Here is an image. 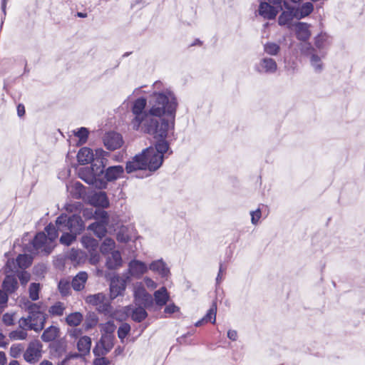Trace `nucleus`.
I'll use <instances>...</instances> for the list:
<instances>
[{"instance_id":"obj_42","label":"nucleus","mask_w":365,"mask_h":365,"mask_svg":"<svg viewBox=\"0 0 365 365\" xmlns=\"http://www.w3.org/2000/svg\"><path fill=\"white\" fill-rule=\"evenodd\" d=\"M314 9L313 4L309 2L304 4L299 9L300 18L305 17L310 14Z\"/></svg>"},{"instance_id":"obj_38","label":"nucleus","mask_w":365,"mask_h":365,"mask_svg":"<svg viewBox=\"0 0 365 365\" xmlns=\"http://www.w3.org/2000/svg\"><path fill=\"white\" fill-rule=\"evenodd\" d=\"M101 331L103 334L102 336H110L112 338L111 334H113L115 329V326L112 321H108L101 325Z\"/></svg>"},{"instance_id":"obj_34","label":"nucleus","mask_w":365,"mask_h":365,"mask_svg":"<svg viewBox=\"0 0 365 365\" xmlns=\"http://www.w3.org/2000/svg\"><path fill=\"white\" fill-rule=\"evenodd\" d=\"M115 247V241L111 238H106L101 245L100 250L103 255H107Z\"/></svg>"},{"instance_id":"obj_24","label":"nucleus","mask_w":365,"mask_h":365,"mask_svg":"<svg viewBox=\"0 0 365 365\" xmlns=\"http://www.w3.org/2000/svg\"><path fill=\"white\" fill-rule=\"evenodd\" d=\"M91 204L96 207H107L109 205V200L104 192L95 193L91 197Z\"/></svg>"},{"instance_id":"obj_39","label":"nucleus","mask_w":365,"mask_h":365,"mask_svg":"<svg viewBox=\"0 0 365 365\" xmlns=\"http://www.w3.org/2000/svg\"><path fill=\"white\" fill-rule=\"evenodd\" d=\"M16 262L20 268H26L32 262V257L29 255H19Z\"/></svg>"},{"instance_id":"obj_9","label":"nucleus","mask_w":365,"mask_h":365,"mask_svg":"<svg viewBox=\"0 0 365 365\" xmlns=\"http://www.w3.org/2000/svg\"><path fill=\"white\" fill-rule=\"evenodd\" d=\"M127 281L125 279L118 276L113 277L110 284V297L113 299L124 294L126 288Z\"/></svg>"},{"instance_id":"obj_15","label":"nucleus","mask_w":365,"mask_h":365,"mask_svg":"<svg viewBox=\"0 0 365 365\" xmlns=\"http://www.w3.org/2000/svg\"><path fill=\"white\" fill-rule=\"evenodd\" d=\"M103 142L108 149L114 150L122 145L123 138L119 133L111 132L106 135Z\"/></svg>"},{"instance_id":"obj_11","label":"nucleus","mask_w":365,"mask_h":365,"mask_svg":"<svg viewBox=\"0 0 365 365\" xmlns=\"http://www.w3.org/2000/svg\"><path fill=\"white\" fill-rule=\"evenodd\" d=\"M302 52L305 55L310 56V62L316 72L322 71L323 65L321 61V57L318 56L314 52V48L310 43H304L302 44Z\"/></svg>"},{"instance_id":"obj_61","label":"nucleus","mask_w":365,"mask_h":365,"mask_svg":"<svg viewBox=\"0 0 365 365\" xmlns=\"http://www.w3.org/2000/svg\"><path fill=\"white\" fill-rule=\"evenodd\" d=\"M227 337L232 341H235L237 338V331L235 330H229L227 331Z\"/></svg>"},{"instance_id":"obj_48","label":"nucleus","mask_w":365,"mask_h":365,"mask_svg":"<svg viewBox=\"0 0 365 365\" xmlns=\"http://www.w3.org/2000/svg\"><path fill=\"white\" fill-rule=\"evenodd\" d=\"M130 326L128 324H127V323L122 324L118 330V337L121 340H123V339L125 338V336L128 335V334L130 332Z\"/></svg>"},{"instance_id":"obj_63","label":"nucleus","mask_w":365,"mask_h":365,"mask_svg":"<svg viewBox=\"0 0 365 365\" xmlns=\"http://www.w3.org/2000/svg\"><path fill=\"white\" fill-rule=\"evenodd\" d=\"M17 113L19 115V116L21 117L24 115L25 113V108H24V106L23 105H21L19 104L18 106H17Z\"/></svg>"},{"instance_id":"obj_10","label":"nucleus","mask_w":365,"mask_h":365,"mask_svg":"<svg viewBox=\"0 0 365 365\" xmlns=\"http://www.w3.org/2000/svg\"><path fill=\"white\" fill-rule=\"evenodd\" d=\"M148 270L147 264L138 259H132L128 263V273L130 277L135 279H140Z\"/></svg>"},{"instance_id":"obj_49","label":"nucleus","mask_w":365,"mask_h":365,"mask_svg":"<svg viewBox=\"0 0 365 365\" xmlns=\"http://www.w3.org/2000/svg\"><path fill=\"white\" fill-rule=\"evenodd\" d=\"M58 289L61 294L66 296L70 292V284L67 281L61 280L58 283Z\"/></svg>"},{"instance_id":"obj_50","label":"nucleus","mask_w":365,"mask_h":365,"mask_svg":"<svg viewBox=\"0 0 365 365\" xmlns=\"http://www.w3.org/2000/svg\"><path fill=\"white\" fill-rule=\"evenodd\" d=\"M75 135L79 138L81 143H84L87 140L88 131L85 128H81L77 132L75 133Z\"/></svg>"},{"instance_id":"obj_62","label":"nucleus","mask_w":365,"mask_h":365,"mask_svg":"<svg viewBox=\"0 0 365 365\" xmlns=\"http://www.w3.org/2000/svg\"><path fill=\"white\" fill-rule=\"evenodd\" d=\"M95 365H108V361L105 358H99L95 360Z\"/></svg>"},{"instance_id":"obj_13","label":"nucleus","mask_w":365,"mask_h":365,"mask_svg":"<svg viewBox=\"0 0 365 365\" xmlns=\"http://www.w3.org/2000/svg\"><path fill=\"white\" fill-rule=\"evenodd\" d=\"M52 242L44 232H38L33 240L34 248L38 250L44 251L47 254L51 252Z\"/></svg>"},{"instance_id":"obj_19","label":"nucleus","mask_w":365,"mask_h":365,"mask_svg":"<svg viewBox=\"0 0 365 365\" xmlns=\"http://www.w3.org/2000/svg\"><path fill=\"white\" fill-rule=\"evenodd\" d=\"M124 173V168L122 165L108 167L105 171L106 181H114L120 178Z\"/></svg>"},{"instance_id":"obj_54","label":"nucleus","mask_w":365,"mask_h":365,"mask_svg":"<svg viewBox=\"0 0 365 365\" xmlns=\"http://www.w3.org/2000/svg\"><path fill=\"white\" fill-rule=\"evenodd\" d=\"M90 253L89 262L92 264H96L100 260V255L97 252V250L95 252H88Z\"/></svg>"},{"instance_id":"obj_1","label":"nucleus","mask_w":365,"mask_h":365,"mask_svg":"<svg viewBox=\"0 0 365 365\" xmlns=\"http://www.w3.org/2000/svg\"><path fill=\"white\" fill-rule=\"evenodd\" d=\"M147 101L138 98L133 103L132 112L134 118L131 125L135 130L153 135L155 138L165 139L170 130L174 128V117L177 101L174 94L166 90L155 92L149 100L150 108L145 111Z\"/></svg>"},{"instance_id":"obj_22","label":"nucleus","mask_w":365,"mask_h":365,"mask_svg":"<svg viewBox=\"0 0 365 365\" xmlns=\"http://www.w3.org/2000/svg\"><path fill=\"white\" fill-rule=\"evenodd\" d=\"M122 257L119 251H113L106 260V267L109 269H115L122 264Z\"/></svg>"},{"instance_id":"obj_44","label":"nucleus","mask_w":365,"mask_h":365,"mask_svg":"<svg viewBox=\"0 0 365 365\" xmlns=\"http://www.w3.org/2000/svg\"><path fill=\"white\" fill-rule=\"evenodd\" d=\"M279 49V46L275 43H267L264 46V51L269 55H277Z\"/></svg>"},{"instance_id":"obj_43","label":"nucleus","mask_w":365,"mask_h":365,"mask_svg":"<svg viewBox=\"0 0 365 365\" xmlns=\"http://www.w3.org/2000/svg\"><path fill=\"white\" fill-rule=\"evenodd\" d=\"M65 307L61 302H57L50 307L49 313L52 315L61 316L63 314Z\"/></svg>"},{"instance_id":"obj_53","label":"nucleus","mask_w":365,"mask_h":365,"mask_svg":"<svg viewBox=\"0 0 365 365\" xmlns=\"http://www.w3.org/2000/svg\"><path fill=\"white\" fill-rule=\"evenodd\" d=\"M22 351L21 345H12L10 348V354L13 357H17Z\"/></svg>"},{"instance_id":"obj_40","label":"nucleus","mask_w":365,"mask_h":365,"mask_svg":"<svg viewBox=\"0 0 365 365\" xmlns=\"http://www.w3.org/2000/svg\"><path fill=\"white\" fill-rule=\"evenodd\" d=\"M45 231L47 233V237L50 242H53L58 237V232H59L56 226L53 224H49L45 228Z\"/></svg>"},{"instance_id":"obj_14","label":"nucleus","mask_w":365,"mask_h":365,"mask_svg":"<svg viewBox=\"0 0 365 365\" xmlns=\"http://www.w3.org/2000/svg\"><path fill=\"white\" fill-rule=\"evenodd\" d=\"M113 347L112 339L110 336H102L100 341L93 349L96 356H100L106 354Z\"/></svg>"},{"instance_id":"obj_41","label":"nucleus","mask_w":365,"mask_h":365,"mask_svg":"<svg viewBox=\"0 0 365 365\" xmlns=\"http://www.w3.org/2000/svg\"><path fill=\"white\" fill-rule=\"evenodd\" d=\"M76 235L72 232H63L60 238V242L61 244L68 246L76 240Z\"/></svg>"},{"instance_id":"obj_57","label":"nucleus","mask_w":365,"mask_h":365,"mask_svg":"<svg viewBox=\"0 0 365 365\" xmlns=\"http://www.w3.org/2000/svg\"><path fill=\"white\" fill-rule=\"evenodd\" d=\"M144 282L148 289H154L157 287V283L150 277H145Z\"/></svg>"},{"instance_id":"obj_47","label":"nucleus","mask_w":365,"mask_h":365,"mask_svg":"<svg viewBox=\"0 0 365 365\" xmlns=\"http://www.w3.org/2000/svg\"><path fill=\"white\" fill-rule=\"evenodd\" d=\"M292 19V14L289 11H283L279 16L278 22L281 26L286 25Z\"/></svg>"},{"instance_id":"obj_21","label":"nucleus","mask_w":365,"mask_h":365,"mask_svg":"<svg viewBox=\"0 0 365 365\" xmlns=\"http://www.w3.org/2000/svg\"><path fill=\"white\" fill-rule=\"evenodd\" d=\"M296 34L298 39L306 41L311 36L309 25L306 23L299 22L295 26Z\"/></svg>"},{"instance_id":"obj_52","label":"nucleus","mask_w":365,"mask_h":365,"mask_svg":"<svg viewBox=\"0 0 365 365\" xmlns=\"http://www.w3.org/2000/svg\"><path fill=\"white\" fill-rule=\"evenodd\" d=\"M250 215H251L252 223L253 225H256L259 222V219L261 217V211H260V210L257 209L255 211H252L250 212Z\"/></svg>"},{"instance_id":"obj_60","label":"nucleus","mask_w":365,"mask_h":365,"mask_svg":"<svg viewBox=\"0 0 365 365\" xmlns=\"http://www.w3.org/2000/svg\"><path fill=\"white\" fill-rule=\"evenodd\" d=\"M8 301V296L6 293L0 290V304H6Z\"/></svg>"},{"instance_id":"obj_28","label":"nucleus","mask_w":365,"mask_h":365,"mask_svg":"<svg viewBox=\"0 0 365 365\" xmlns=\"http://www.w3.org/2000/svg\"><path fill=\"white\" fill-rule=\"evenodd\" d=\"M59 334V329L55 326H51L44 330L41 335V339L45 342L55 340Z\"/></svg>"},{"instance_id":"obj_30","label":"nucleus","mask_w":365,"mask_h":365,"mask_svg":"<svg viewBox=\"0 0 365 365\" xmlns=\"http://www.w3.org/2000/svg\"><path fill=\"white\" fill-rule=\"evenodd\" d=\"M86 253L80 250L72 249L69 253L68 258L74 264L83 263L86 259Z\"/></svg>"},{"instance_id":"obj_31","label":"nucleus","mask_w":365,"mask_h":365,"mask_svg":"<svg viewBox=\"0 0 365 365\" xmlns=\"http://www.w3.org/2000/svg\"><path fill=\"white\" fill-rule=\"evenodd\" d=\"M81 243L88 252H95L98 247V242L91 236L84 235L81 238Z\"/></svg>"},{"instance_id":"obj_7","label":"nucleus","mask_w":365,"mask_h":365,"mask_svg":"<svg viewBox=\"0 0 365 365\" xmlns=\"http://www.w3.org/2000/svg\"><path fill=\"white\" fill-rule=\"evenodd\" d=\"M86 302L96 307L100 312L108 313L110 311V299L103 293L88 295L86 298Z\"/></svg>"},{"instance_id":"obj_12","label":"nucleus","mask_w":365,"mask_h":365,"mask_svg":"<svg viewBox=\"0 0 365 365\" xmlns=\"http://www.w3.org/2000/svg\"><path fill=\"white\" fill-rule=\"evenodd\" d=\"M274 1V0L269 1L270 3H273L274 6H271L269 4L266 2L260 4L259 12L262 16L267 19H273L275 18L279 9H281L282 2L277 4Z\"/></svg>"},{"instance_id":"obj_27","label":"nucleus","mask_w":365,"mask_h":365,"mask_svg":"<svg viewBox=\"0 0 365 365\" xmlns=\"http://www.w3.org/2000/svg\"><path fill=\"white\" fill-rule=\"evenodd\" d=\"M216 314H217V304L215 302H213L210 309L207 311L206 315L198 322H196L195 326L198 327L202 325L204 322H211L212 324L215 323L216 321Z\"/></svg>"},{"instance_id":"obj_26","label":"nucleus","mask_w":365,"mask_h":365,"mask_svg":"<svg viewBox=\"0 0 365 365\" xmlns=\"http://www.w3.org/2000/svg\"><path fill=\"white\" fill-rule=\"evenodd\" d=\"M91 339L89 336H84L79 339L77 342V348L80 354L84 356L90 352Z\"/></svg>"},{"instance_id":"obj_55","label":"nucleus","mask_w":365,"mask_h":365,"mask_svg":"<svg viewBox=\"0 0 365 365\" xmlns=\"http://www.w3.org/2000/svg\"><path fill=\"white\" fill-rule=\"evenodd\" d=\"M2 321L7 326L12 325L14 321V315L9 313L4 314L2 317Z\"/></svg>"},{"instance_id":"obj_8","label":"nucleus","mask_w":365,"mask_h":365,"mask_svg":"<svg viewBox=\"0 0 365 365\" xmlns=\"http://www.w3.org/2000/svg\"><path fill=\"white\" fill-rule=\"evenodd\" d=\"M42 344L38 340L31 341L26 350L24 358L29 363H35L41 357Z\"/></svg>"},{"instance_id":"obj_37","label":"nucleus","mask_w":365,"mask_h":365,"mask_svg":"<svg viewBox=\"0 0 365 365\" xmlns=\"http://www.w3.org/2000/svg\"><path fill=\"white\" fill-rule=\"evenodd\" d=\"M83 320V315L80 312L70 314L66 317V322L70 326L76 327L81 324Z\"/></svg>"},{"instance_id":"obj_2","label":"nucleus","mask_w":365,"mask_h":365,"mask_svg":"<svg viewBox=\"0 0 365 365\" xmlns=\"http://www.w3.org/2000/svg\"><path fill=\"white\" fill-rule=\"evenodd\" d=\"M169 150V145L165 139L159 140L155 147H149L136 155L126 164L125 170L130 173L137 170H157L163 164L164 154Z\"/></svg>"},{"instance_id":"obj_32","label":"nucleus","mask_w":365,"mask_h":365,"mask_svg":"<svg viewBox=\"0 0 365 365\" xmlns=\"http://www.w3.org/2000/svg\"><path fill=\"white\" fill-rule=\"evenodd\" d=\"M2 287L7 292H13L18 287V282L16 279L13 276H6L3 281Z\"/></svg>"},{"instance_id":"obj_20","label":"nucleus","mask_w":365,"mask_h":365,"mask_svg":"<svg viewBox=\"0 0 365 365\" xmlns=\"http://www.w3.org/2000/svg\"><path fill=\"white\" fill-rule=\"evenodd\" d=\"M117 240L120 242H127L135 237L133 227L122 226L117 232Z\"/></svg>"},{"instance_id":"obj_17","label":"nucleus","mask_w":365,"mask_h":365,"mask_svg":"<svg viewBox=\"0 0 365 365\" xmlns=\"http://www.w3.org/2000/svg\"><path fill=\"white\" fill-rule=\"evenodd\" d=\"M84 229V222L78 215H73L68 217V228L69 231L75 235L79 234Z\"/></svg>"},{"instance_id":"obj_45","label":"nucleus","mask_w":365,"mask_h":365,"mask_svg":"<svg viewBox=\"0 0 365 365\" xmlns=\"http://www.w3.org/2000/svg\"><path fill=\"white\" fill-rule=\"evenodd\" d=\"M328 36L326 34H321L315 38V45L319 48H323L327 44Z\"/></svg>"},{"instance_id":"obj_56","label":"nucleus","mask_w":365,"mask_h":365,"mask_svg":"<svg viewBox=\"0 0 365 365\" xmlns=\"http://www.w3.org/2000/svg\"><path fill=\"white\" fill-rule=\"evenodd\" d=\"M19 279L22 284H26L30 280V274L27 272H21L19 274Z\"/></svg>"},{"instance_id":"obj_35","label":"nucleus","mask_w":365,"mask_h":365,"mask_svg":"<svg viewBox=\"0 0 365 365\" xmlns=\"http://www.w3.org/2000/svg\"><path fill=\"white\" fill-rule=\"evenodd\" d=\"M56 227L59 232H66L69 231V230H66L68 228V217L66 215H61L57 217L56 220Z\"/></svg>"},{"instance_id":"obj_4","label":"nucleus","mask_w":365,"mask_h":365,"mask_svg":"<svg viewBox=\"0 0 365 365\" xmlns=\"http://www.w3.org/2000/svg\"><path fill=\"white\" fill-rule=\"evenodd\" d=\"M27 309L29 316L19 319V327H27L36 332L41 331L46 320V314L41 310V307L38 304L29 302Z\"/></svg>"},{"instance_id":"obj_25","label":"nucleus","mask_w":365,"mask_h":365,"mask_svg":"<svg viewBox=\"0 0 365 365\" xmlns=\"http://www.w3.org/2000/svg\"><path fill=\"white\" fill-rule=\"evenodd\" d=\"M88 279V274L86 272H79L72 280L71 286L76 291L82 290Z\"/></svg>"},{"instance_id":"obj_33","label":"nucleus","mask_w":365,"mask_h":365,"mask_svg":"<svg viewBox=\"0 0 365 365\" xmlns=\"http://www.w3.org/2000/svg\"><path fill=\"white\" fill-rule=\"evenodd\" d=\"M145 308L146 307H144L143 306H138V307L134 309L132 312V319L138 322H140L144 320L148 316Z\"/></svg>"},{"instance_id":"obj_46","label":"nucleus","mask_w":365,"mask_h":365,"mask_svg":"<svg viewBox=\"0 0 365 365\" xmlns=\"http://www.w3.org/2000/svg\"><path fill=\"white\" fill-rule=\"evenodd\" d=\"M40 289L39 284L32 283L29 287V297L36 301L38 299V292Z\"/></svg>"},{"instance_id":"obj_5","label":"nucleus","mask_w":365,"mask_h":365,"mask_svg":"<svg viewBox=\"0 0 365 365\" xmlns=\"http://www.w3.org/2000/svg\"><path fill=\"white\" fill-rule=\"evenodd\" d=\"M93 217L98 221L90 225L88 229L93 231L98 237L102 238L107 232L106 227L108 224V213L105 210H96Z\"/></svg>"},{"instance_id":"obj_23","label":"nucleus","mask_w":365,"mask_h":365,"mask_svg":"<svg viewBox=\"0 0 365 365\" xmlns=\"http://www.w3.org/2000/svg\"><path fill=\"white\" fill-rule=\"evenodd\" d=\"M78 161L81 164H87L94 160L93 150L88 148H82L77 154Z\"/></svg>"},{"instance_id":"obj_3","label":"nucleus","mask_w":365,"mask_h":365,"mask_svg":"<svg viewBox=\"0 0 365 365\" xmlns=\"http://www.w3.org/2000/svg\"><path fill=\"white\" fill-rule=\"evenodd\" d=\"M97 158H101V165H97L96 164L92 165L91 168L86 169L85 171H82L81 178L87 183L93 185L98 189H104L107 186V182L100 178L103 175V159L107 155V153L102 149H96V154Z\"/></svg>"},{"instance_id":"obj_64","label":"nucleus","mask_w":365,"mask_h":365,"mask_svg":"<svg viewBox=\"0 0 365 365\" xmlns=\"http://www.w3.org/2000/svg\"><path fill=\"white\" fill-rule=\"evenodd\" d=\"M6 362V356L3 351H0V365H4Z\"/></svg>"},{"instance_id":"obj_6","label":"nucleus","mask_w":365,"mask_h":365,"mask_svg":"<svg viewBox=\"0 0 365 365\" xmlns=\"http://www.w3.org/2000/svg\"><path fill=\"white\" fill-rule=\"evenodd\" d=\"M133 297L136 306L150 307L153 304V299L145 289L142 282H136L133 285Z\"/></svg>"},{"instance_id":"obj_18","label":"nucleus","mask_w":365,"mask_h":365,"mask_svg":"<svg viewBox=\"0 0 365 365\" xmlns=\"http://www.w3.org/2000/svg\"><path fill=\"white\" fill-rule=\"evenodd\" d=\"M148 268L151 271L158 273L162 277H168L170 274V269L163 259L152 262Z\"/></svg>"},{"instance_id":"obj_36","label":"nucleus","mask_w":365,"mask_h":365,"mask_svg":"<svg viewBox=\"0 0 365 365\" xmlns=\"http://www.w3.org/2000/svg\"><path fill=\"white\" fill-rule=\"evenodd\" d=\"M26 327H20V329L12 331L9 333V336L11 340H24L28 334L25 329Z\"/></svg>"},{"instance_id":"obj_29","label":"nucleus","mask_w":365,"mask_h":365,"mask_svg":"<svg viewBox=\"0 0 365 365\" xmlns=\"http://www.w3.org/2000/svg\"><path fill=\"white\" fill-rule=\"evenodd\" d=\"M154 298L157 305L163 306L169 299V294L165 287H161L154 293Z\"/></svg>"},{"instance_id":"obj_16","label":"nucleus","mask_w":365,"mask_h":365,"mask_svg":"<svg viewBox=\"0 0 365 365\" xmlns=\"http://www.w3.org/2000/svg\"><path fill=\"white\" fill-rule=\"evenodd\" d=\"M277 65L275 61L271 58H263L256 66V69L259 73H273L277 71Z\"/></svg>"},{"instance_id":"obj_51","label":"nucleus","mask_w":365,"mask_h":365,"mask_svg":"<svg viewBox=\"0 0 365 365\" xmlns=\"http://www.w3.org/2000/svg\"><path fill=\"white\" fill-rule=\"evenodd\" d=\"M73 187L76 190V192L73 194V195L76 198H81L82 194L83 193V185L79 182H76L73 184Z\"/></svg>"},{"instance_id":"obj_59","label":"nucleus","mask_w":365,"mask_h":365,"mask_svg":"<svg viewBox=\"0 0 365 365\" xmlns=\"http://www.w3.org/2000/svg\"><path fill=\"white\" fill-rule=\"evenodd\" d=\"M81 207V204L77 202L75 204H67L66 210L68 212H73L74 210H78Z\"/></svg>"},{"instance_id":"obj_58","label":"nucleus","mask_w":365,"mask_h":365,"mask_svg":"<svg viewBox=\"0 0 365 365\" xmlns=\"http://www.w3.org/2000/svg\"><path fill=\"white\" fill-rule=\"evenodd\" d=\"M178 310L179 308L177 306H175L174 304H170L165 307L164 312L165 313L173 314L178 312Z\"/></svg>"}]
</instances>
